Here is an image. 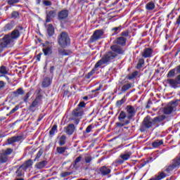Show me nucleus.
<instances>
[{
  "mask_svg": "<svg viewBox=\"0 0 180 180\" xmlns=\"http://www.w3.org/2000/svg\"><path fill=\"white\" fill-rule=\"evenodd\" d=\"M130 88H131V84L127 83L122 86L121 91L126 92V91H129V89H130Z\"/></svg>",
  "mask_w": 180,
  "mask_h": 180,
  "instance_id": "obj_37",
  "label": "nucleus"
},
{
  "mask_svg": "<svg viewBox=\"0 0 180 180\" xmlns=\"http://www.w3.org/2000/svg\"><path fill=\"white\" fill-rule=\"evenodd\" d=\"M94 125L93 124H90L89 125L86 129V133H91V131H92V129H94Z\"/></svg>",
  "mask_w": 180,
  "mask_h": 180,
  "instance_id": "obj_54",
  "label": "nucleus"
},
{
  "mask_svg": "<svg viewBox=\"0 0 180 180\" xmlns=\"http://www.w3.org/2000/svg\"><path fill=\"white\" fill-rule=\"evenodd\" d=\"M50 85H51V79L49 77H44L41 83L42 88H47Z\"/></svg>",
  "mask_w": 180,
  "mask_h": 180,
  "instance_id": "obj_18",
  "label": "nucleus"
},
{
  "mask_svg": "<svg viewBox=\"0 0 180 180\" xmlns=\"http://www.w3.org/2000/svg\"><path fill=\"white\" fill-rule=\"evenodd\" d=\"M112 32H115L113 34H117V33H120V30H122V29L120 28V27H116L112 29Z\"/></svg>",
  "mask_w": 180,
  "mask_h": 180,
  "instance_id": "obj_52",
  "label": "nucleus"
},
{
  "mask_svg": "<svg viewBox=\"0 0 180 180\" xmlns=\"http://www.w3.org/2000/svg\"><path fill=\"white\" fill-rule=\"evenodd\" d=\"M43 4L45 6H51L53 5V3H51V1H50L49 0H45L43 1Z\"/></svg>",
  "mask_w": 180,
  "mask_h": 180,
  "instance_id": "obj_55",
  "label": "nucleus"
},
{
  "mask_svg": "<svg viewBox=\"0 0 180 180\" xmlns=\"http://www.w3.org/2000/svg\"><path fill=\"white\" fill-rule=\"evenodd\" d=\"M172 164H173V165L176 168H178L179 167H180V157H176V158H174L172 160Z\"/></svg>",
  "mask_w": 180,
  "mask_h": 180,
  "instance_id": "obj_34",
  "label": "nucleus"
},
{
  "mask_svg": "<svg viewBox=\"0 0 180 180\" xmlns=\"http://www.w3.org/2000/svg\"><path fill=\"white\" fill-rule=\"evenodd\" d=\"M137 75H139V71H134L131 75H129L127 77V78H128V79H134V78H136V77H137Z\"/></svg>",
  "mask_w": 180,
  "mask_h": 180,
  "instance_id": "obj_42",
  "label": "nucleus"
},
{
  "mask_svg": "<svg viewBox=\"0 0 180 180\" xmlns=\"http://www.w3.org/2000/svg\"><path fill=\"white\" fill-rule=\"evenodd\" d=\"M126 102V97L124 96L121 100L117 101V106H118V108H120V106H122V105H123V103H124Z\"/></svg>",
  "mask_w": 180,
  "mask_h": 180,
  "instance_id": "obj_44",
  "label": "nucleus"
},
{
  "mask_svg": "<svg viewBox=\"0 0 180 180\" xmlns=\"http://www.w3.org/2000/svg\"><path fill=\"white\" fill-rule=\"evenodd\" d=\"M32 95V91H29L26 94V95L23 97V101L27 102V99L30 98V96Z\"/></svg>",
  "mask_w": 180,
  "mask_h": 180,
  "instance_id": "obj_51",
  "label": "nucleus"
},
{
  "mask_svg": "<svg viewBox=\"0 0 180 180\" xmlns=\"http://www.w3.org/2000/svg\"><path fill=\"white\" fill-rule=\"evenodd\" d=\"M8 161V156H6L3 152L0 153V162L4 163Z\"/></svg>",
  "mask_w": 180,
  "mask_h": 180,
  "instance_id": "obj_38",
  "label": "nucleus"
},
{
  "mask_svg": "<svg viewBox=\"0 0 180 180\" xmlns=\"http://www.w3.org/2000/svg\"><path fill=\"white\" fill-rule=\"evenodd\" d=\"M155 4H154V2L153 1H150L147 3L146 5V9L147 11H153V9H155Z\"/></svg>",
  "mask_w": 180,
  "mask_h": 180,
  "instance_id": "obj_30",
  "label": "nucleus"
},
{
  "mask_svg": "<svg viewBox=\"0 0 180 180\" xmlns=\"http://www.w3.org/2000/svg\"><path fill=\"white\" fill-rule=\"evenodd\" d=\"M91 161H92V156L89 155V156L85 157L86 164H89V162H91Z\"/></svg>",
  "mask_w": 180,
  "mask_h": 180,
  "instance_id": "obj_56",
  "label": "nucleus"
},
{
  "mask_svg": "<svg viewBox=\"0 0 180 180\" xmlns=\"http://www.w3.org/2000/svg\"><path fill=\"white\" fill-rule=\"evenodd\" d=\"M58 43L59 46L62 47V49H65V47H68L70 44H71V39H70V36L65 32H61L58 37Z\"/></svg>",
  "mask_w": 180,
  "mask_h": 180,
  "instance_id": "obj_4",
  "label": "nucleus"
},
{
  "mask_svg": "<svg viewBox=\"0 0 180 180\" xmlns=\"http://www.w3.org/2000/svg\"><path fill=\"white\" fill-rule=\"evenodd\" d=\"M47 165V161L43 160L36 164L35 167L37 169H41V168H44Z\"/></svg>",
  "mask_w": 180,
  "mask_h": 180,
  "instance_id": "obj_28",
  "label": "nucleus"
},
{
  "mask_svg": "<svg viewBox=\"0 0 180 180\" xmlns=\"http://www.w3.org/2000/svg\"><path fill=\"white\" fill-rule=\"evenodd\" d=\"M58 52L59 56H70L72 53L71 51L63 49L62 48H58Z\"/></svg>",
  "mask_w": 180,
  "mask_h": 180,
  "instance_id": "obj_23",
  "label": "nucleus"
},
{
  "mask_svg": "<svg viewBox=\"0 0 180 180\" xmlns=\"http://www.w3.org/2000/svg\"><path fill=\"white\" fill-rule=\"evenodd\" d=\"M101 88H102V86H100L98 87L97 89H94V90H92V91H91V93H92V94H95V92H98V91H101Z\"/></svg>",
  "mask_w": 180,
  "mask_h": 180,
  "instance_id": "obj_62",
  "label": "nucleus"
},
{
  "mask_svg": "<svg viewBox=\"0 0 180 180\" xmlns=\"http://www.w3.org/2000/svg\"><path fill=\"white\" fill-rule=\"evenodd\" d=\"M56 11H50L49 13H46V23H49V22H51V19L53 18H56Z\"/></svg>",
  "mask_w": 180,
  "mask_h": 180,
  "instance_id": "obj_20",
  "label": "nucleus"
},
{
  "mask_svg": "<svg viewBox=\"0 0 180 180\" xmlns=\"http://www.w3.org/2000/svg\"><path fill=\"white\" fill-rule=\"evenodd\" d=\"M112 62V56H109V55L107 56L105 53L101 59H100L94 65L95 70L98 71L103 64H108V63Z\"/></svg>",
  "mask_w": 180,
  "mask_h": 180,
  "instance_id": "obj_5",
  "label": "nucleus"
},
{
  "mask_svg": "<svg viewBox=\"0 0 180 180\" xmlns=\"http://www.w3.org/2000/svg\"><path fill=\"white\" fill-rule=\"evenodd\" d=\"M96 71H98V70H97L96 69H95V68H94L93 70H92L90 72H89V73L87 74L86 78H87L88 79H89V78H91V77H92V75H93L94 74H95V72H96Z\"/></svg>",
  "mask_w": 180,
  "mask_h": 180,
  "instance_id": "obj_49",
  "label": "nucleus"
},
{
  "mask_svg": "<svg viewBox=\"0 0 180 180\" xmlns=\"http://www.w3.org/2000/svg\"><path fill=\"white\" fill-rule=\"evenodd\" d=\"M160 122H161V117H156L153 120L151 117L147 116L142 122L139 130L141 133H144V131H147L148 129L153 127V123H160Z\"/></svg>",
  "mask_w": 180,
  "mask_h": 180,
  "instance_id": "obj_1",
  "label": "nucleus"
},
{
  "mask_svg": "<svg viewBox=\"0 0 180 180\" xmlns=\"http://www.w3.org/2000/svg\"><path fill=\"white\" fill-rule=\"evenodd\" d=\"M121 36H123L124 37H129V32H127V31L122 32L121 33Z\"/></svg>",
  "mask_w": 180,
  "mask_h": 180,
  "instance_id": "obj_61",
  "label": "nucleus"
},
{
  "mask_svg": "<svg viewBox=\"0 0 180 180\" xmlns=\"http://www.w3.org/2000/svg\"><path fill=\"white\" fill-rule=\"evenodd\" d=\"M14 26H15L14 23L12 21L8 22V23H7L4 26V32H9V30H12V29H13Z\"/></svg>",
  "mask_w": 180,
  "mask_h": 180,
  "instance_id": "obj_27",
  "label": "nucleus"
},
{
  "mask_svg": "<svg viewBox=\"0 0 180 180\" xmlns=\"http://www.w3.org/2000/svg\"><path fill=\"white\" fill-rule=\"evenodd\" d=\"M66 150H67V147L65 146H58L56 148V153L58 154L64 155Z\"/></svg>",
  "mask_w": 180,
  "mask_h": 180,
  "instance_id": "obj_31",
  "label": "nucleus"
},
{
  "mask_svg": "<svg viewBox=\"0 0 180 180\" xmlns=\"http://www.w3.org/2000/svg\"><path fill=\"white\" fill-rule=\"evenodd\" d=\"M172 77H175V69L169 70L167 74L168 78H172Z\"/></svg>",
  "mask_w": 180,
  "mask_h": 180,
  "instance_id": "obj_48",
  "label": "nucleus"
},
{
  "mask_svg": "<svg viewBox=\"0 0 180 180\" xmlns=\"http://www.w3.org/2000/svg\"><path fill=\"white\" fill-rule=\"evenodd\" d=\"M20 37V32L18 29H15L11 33L6 34L3 38L10 46H13L15 41Z\"/></svg>",
  "mask_w": 180,
  "mask_h": 180,
  "instance_id": "obj_2",
  "label": "nucleus"
},
{
  "mask_svg": "<svg viewBox=\"0 0 180 180\" xmlns=\"http://www.w3.org/2000/svg\"><path fill=\"white\" fill-rule=\"evenodd\" d=\"M176 168L173 164H170L169 166H166L164 169L163 171L168 175V174H171L174 169Z\"/></svg>",
  "mask_w": 180,
  "mask_h": 180,
  "instance_id": "obj_21",
  "label": "nucleus"
},
{
  "mask_svg": "<svg viewBox=\"0 0 180 180\" xmlns=\"http://www.w3.org/2000/svg\"><path fill=\"white\" fill-rule=\"evenodd\" d=\"M71 174H72V172H63L61 173L60 176L62 178H65V176H70V175H71Z\"/></svg>",
  "mask_w": 180,
  "mask_h": 180,
  "instance_id": "obj_50",
  "label": "nucleus"
},
{
  "mask_svg": "<svg viewBox=\"0 0 180 180\" xmlns=\"http://www.w3.org/2000/svg\"><path fill=\"white\" fill-rule=\"evenodd\" d=\"M175 105V103L171 102L164 108V113L165 115H171L172 112H174V106Z\"/></svg>",
  "mask_w": 180,
  "mask_h": 180,
  "instance_id": "obj_13",
  "label": "nucleus"
},
{
  "mask_svg": "<svg viewBox=\"0 0 180 180\" xmlns=\"http://www.w3.org/2000/svg\"><path fill=\"white\" fill-rule=\"evenodd\" d=\"M111 171L112 170H110V168H109V167L102 166L98 169V174H101V175H103V176H105L106 175H109Z\"/></svg>",
  "mask_w": 180,
  "mask_h": 180,
  "instance_id": "obj_12",
  "label": "nucleus"
},
{
  "mask_svg": "<svg viewBox=\"0 0 180 180\" xmlns=\"http://www.w3.org/2000/svg\"><path fill=\"white\" fill-rule=\"evenodd\" d=\"M72 116L75 117H81L84 115V108H78L77 107L73 110L72 112Z\"/></svg>",
  "mask_w": 180,
  "mask_h": 180,
  "instance_id": "obj_15",
  "label": "nucleus"
},
{
  "mask_svg": "<svg viewBox=\"0 0 180 180\" xmlns=\"http://www.w3.org/2000/svg\"><path fill=\"white\" fill-rule=\"evenodd\" d=\"M111 51H108L105 54L107 56H109L110 57L111 56V61H113L119 55L124 54V49H123V47L119 46V45H112L110 47Z\"/></svg>",
  "mask_w": 180,
  "mask_h": 180,
  "instance_id": "obj_3",
  "label": "nucleus"
},
{
  "mask_svg": "<svg viewBox=\"0 0 180 180\" xmlns=\"http://www.w3.org/2000/svg\"><path fill=\"white\" fill-rule=\"evenodd\" d=\"M20 2V0H7L8 5H11L13 6L15 4H19Z\"/></svg>",
  "mask_w": 180,
  "mask_h": 180,
  "instance_id": "obj_47",
  "label": "nucleus"
},
{
  "mask_svg": "<svg viewBox=\"0 0 180 180\" xmlns=\"http://www.w3.org/2000/svg\"><path fill=\"white\" fill-rule=\"evenodd\" d=\"M58 129H57V124H54L51 129L49 131V134L50 136H54V134H56V133H57Z\"/></svg>",
  "mask_w": 180,
  "mask_h": 180,
  "instance_id": "obj_40",
  "label": "nucleus"
},
{
  "mask_svg": "<svg viewBox=\"0 0 180 180\" xmlns=\"http://www.w3.org/2000/svg\"><path fill=\"white\" fill-rule=\"evenodd\" d=\"M105 34L103 30H96L94 31L93 35L90 38L91 43H95V41H98L100 39H102V36Z\"/></svg>",
  "mask_w": 180,
  "mask_h": 180,
  "instance_id": "obj_7",
  "label": "nucleus"
},
{
  "mask_svg": "<svg viewBox=\"0 0 180 180\" xmlns=\"http://www.w3.org/2000/svg\"><path fill=\"white\" fill-rule=\"evenodd\" d=\"M11 16H12V18H13L14 19H16V18H18V17H19V13H18V11H13V12L11 13Z\"/></svg>",
  "mask_w": 180,
  "mask_h": 180,
  "instance_id": "obj_59",
  "label": "nucleus"
},
{
  "mask_svg": "<svg viewBox=\"0 0 180 180\" xmlns=\"http://www.w3.org/2000/svg\"><path fill=\"white\" fill-rule=\"evenodd\" d=\"M126 41H127V39H126L124 37H120L117 38L116 40L117 44H119L120 46H126Z\"/></svg>",
  "mask_w": 180,
  "mask_h": 180,
  "instance_id": "obj_22",
  "label": "nucleus"
},
{
  "mask_svg": "<svg viewBox=\"0 0 180 180\" xmlns=\"http://www.w3.org/2000/svg\"><path fill=\"white\" fill-rule=\"evenodd\" d=\"M85 106H86V104H85V103L84 102V101H82V102H80L79 104H78V105H77V108H79V109H82V108H85Z\"/></svg>",
  "mask_w": 180,
  "mask_h": 180,
  "instance_id": "obj_58",
  "label": "nucleus"
},
{
  "mask_svg": "<svg viewBox=\"0 0 180 180\" xmlns=\"http://www.w3.org/2000/svg\"><path fill=\"white\" fill-rule=\"evenodd\" d=\"M126 117L127 119V114H126L124 111H121L118 116V120H120V122H126Z\"/></svg>",
  "mask_w": 180,
  "mask_h": 180,
  "instance_id": "obj_26",
  "label": "nucleus"
},
{
  "mask_svg": "<svg viewBox=\"0 0 180 180\" xmlns=\"http://www.w3.org/2000/svg\"><path fill=\"white\" fill-rule=\"evenodd\" d=\"M162 144H164V141H162V140H155L152 143V146L154 148H157V147H160V146H162Z\"/></svg>",
  "mask_w": 180,
  "mask_h": 180,
  "instance_id": "obj_36",
  "label": "nucleus"
},
{
  "mask_svg": "<svg viewBox=\"0 0 180 180\" xmlns=\"http://www.w3.org/2000/svg\"><path fill=\"white\" fill-rule=\"evenodd\" d=\"M14 95H18V96L20 95H23L25 94V91L22 88H18L16 91L13 92Z\"/></svg>",
  "mask_w": 180,
  "mask_h": 180,
  "instance_id": "obj_41",
  "label": "nucleus"
},
{
  "mask_svg": "<svg viewBox=\"0 0 180 180\" xmlns=\"http://www.w3.org/2000/svg\"><path fill=\"white\" fill-rule=\"evenodd\" d=\"M2 153H4L8 157V155H11V154H12V153H13V149L7 148L6 150H3Z\"/></svg>",
  "mask_w": 180,
  "mask_h": 180,
  "instance_id": "obj_46",
  "label": "nucleus"
},
{
  "mask_svg": "<svg viewBox=\"0 0 180 180\" xmlns=\"http://www.w3.org/2000/svg\"><path fill=\"white\" fill-rule=\"evenodd\" d=\"M32 165H33V161H32V160H28L24 164H22L21 167L26 170L27 168L32 167Z\"/></svg>",
  "mask_w": 180,
  "mask_h": 180,
  "instance_id": "obj_32",
  "label": "nucleus"
},
{
  "mask_svg": "<svg viewBox=\"0 0 180 180\" xmlns=\"http://www.w3.org/2000/svg\"><path fill=\"white\" fill-rule=\"evenodd\" d=\"M124 162V160L122 158H118L115 160V164H117V165H122V164H123Z\"/></svg>",
  "mask_w": 180,
  "mask_h": 180,
  "instance_id": "obj_53",
  "label": "nucleus"
},
{
  "mask_svg": "<svg viewBox=\"0 0 180 180\" xmlns=\"http://www.w3.org/2000/svg\"><path fill=\"white\" fill-rule=\"evenodd\" d=\"M5 86V83L4 82V81H0V89H4Z\"/></svg>",
  "mask_w": 180,
  "mask_h": 180,
  "instance_id": "obj_63",
  "label": "nucleus"
},
{
  "mask_svg": "<svg viewBox=\"0 0 180 180\" xmlns=\"http://www.w3.org/2000/svg\"><path fill=\"white\" fill-rule=\"evenodd\" d=\"M47 32L49 36H53V34H54V27H53V25H48Z\"/></svg>",
  "mask_w": 180,
  "mask_h": 180,
  "instance_id": "obj_35",
  "label": "nucleus"
},
{
  "mask_svg": "<svg viewBox=\"0 0 180 180\" xmlns=\"http://www.w3.org/2000/svg\"><path fill=\"white\" fill-rule=\"evenodd\" d=\"M8 46H9V44L4 39V38L0 39V53H2V51H4V49H5V47H7Z\"/></svg>",
  "mask_w": 180,
  "mask_h": 180,
  "instance_id": "obj_24",
  "label": "nucleus"
},
{
  "mask_svg": "<svg viewBox=\"0 0 180 180\" xmlns=\"http://www.w3.org/2000/svg\"><path fill=\"white\" fill-rule=\"evenodd\" d=\"M81 161H82V156L81 155H79L75 160L74 162L72 164L75 169H78L79 168H81V165H82Z\"/></svg>",
  "mask_w": 180,
  "mask_h": 180,
  "instance_id": "obj_14",
  "label": "nucleus"
},
{
  "mask_svg": "<svg viewBox=\"0 0 180 180\" xmlns=\"http://www.w3.org/2000/svg\"><path fill=\"white\" fill-rule=\"evenodd\" d=\"M67 141V136L65 135H62L58 138L59 146H64Z\"/></svg>",
  "mask_w": 180,
  "mask_h": 180,
  "instance_id": "obj_29",
  "label": "nucleus"
},
{
  "mask_svg": "<svg viewBox=\"0 0 180 180\" xmlns=\"http://www.w3.org/2000/svg\"><path fill=\"white\" fill-rule=\"evenodd\" d=\"M23 139L22 136H13L7 140L8 144H13V143H16L18 141H20Z\"/></svg>",
  "mask_w": 180,
  "mask_h": 180,
  "instance_id": "obj_17",
  "label": "nucleus"
},
{
  "mask_svg": "<svg viewBox=\"0 0 180 180\" xmlns=\"http://www.w3.org/2000/svg\"><path fill=\"white\" fill-rule=\"evenodd\" d=\"M166 82L167 85L174 89L180 88V75H177L175 79H167Z\"/></svg>",
  "mask_w": 180,
  "mask_h": 180,
  "instance_id": "obj_6",
  "label": "nucleus"
},
{
  "mask_svg": "<svg viewBox=\"0 0 180 180\" xmlns=\"http://www.w3.org/2000/svg\"><path fill=\"white\" fill-rule=\"evenodd\" d=\"M43 155V151L39 150L37 154V156L35 158V160H39V158H40V157H41V155Z\"/></svg>",
  "mask_w": 180,
  "mask_h": 180,
  "instance_id": "obj_60",
  "label": "nucleus"
},
{
  "mask_svg": "<svg viewBox=\"0 0 180 180\" xmlns=\"http://www.w3.org/2000/svg\"><path fill=\"white\" fill-rule=\"evenodd\" d=\"M0 74H2L3 75H6V74H8L6 67H5L4 65L0 67Z\"/></svg>",
  "mask_w": 180,
  "mask_h": 180,
  "instance_id": "obj_45",
  "label": "nucleus"
},
{
  "mask_svg": "<svg viewBox=\"0 0 180 180\" xmlns=\"http://www.w3.org/2000/svg\"><path fill=\"white\" fill-rule=\"evenodd\" d=\"M42 51L44 56H51V54H53V45L50 42L46 41L43 44Z\"/></svg>",
  "mask_w": 180,
  "mask_h": 180,
  "instance_id": "obj_9",
  "label": "nucleus"
},
{
  "mask_svg": "<svg viewBox=\"0 0 180 180\" xmlns=\"http://www.w3.org/2000/svg\"><path fill=\"white\" fill-rule=\"evenodd\" d=\"M130 123V120H126L122 122H116L117 127H123V126H126V124H129Z\"/></svg>",
  "mask_w": 180,
  "mask_h": 180,
  "instance_id": "obj_39",
  "label": "nucleus"
},
{
  "mask_svg": "<svg viewBox=\"0 0 180 180\" xmlns=\"http://www.w3.org/2000/svg\"><path fill=\"white\" fill-rule=\"evenodd\" d=\"M68 17V11L63 10L58 13V18L60 20L65 19Z\"/></svg>",
  "mask_w": 180,
  "mask_h": 180,
  "instance_id": "obj_25",
  "label": "nucleus"
},
{
  "mask_svg": "<svg viewBox=\"0 0 180 180\" xmlns=\"http://www.w3.org/2000/svg\"><path fill=\"white\" fill-rule=\"evenodd\" d=\"M153 53H154L153 49L146 48L142 52L141 56L143 57V58H150V57H153Z\"/></svg>",
  "mask_w": 180,
  "mask_h": 180,
  "instance_id": "obj_11",
  "label": "nucleus"
},
{
  "mask_svg": "<svg viewBox=\"0 0 180 180\" xmlns=\"http://www.w3.org/2000/svg\"><path fill=\"white\" fill-rule=\"evenodd\" d=\"M130 157H131V151L129 150H126L120 155V158H122L124 161H127Z\"/></svg>",
  "mask_w": 180,
  "mask_h": 180,
  "instance_id": "obj_19",
  "label": "nucleus"
},
{
  "mask_svg": "<svg viewBox=\"0 0 180 180\" xmlns=\"http://www.w3.org/2000/svg\"><path fill=\"white\" fill-rule=\"evenodd\" d=\"M40 98L37 97L34 101L32 103V104L30 105V110L31 112H34L36 110V108L39 105V103H40Z\"/></svg>",
  "mask_w": 180,
  "mask_h": 180,
  "instance_id": "obj_16",
  "label": "nucleus"
},
{
  "mask_svg": "<svg viewBox=\"0 0 180 180\" xmlns=\"http://www.w3.org/2000/svg\"><path fill=\"white\" fill-rule=\"evenodd\" d=\"M143 65H144V59L143 58H141L138 61V63H137V65H136V68H138V70H140V68H141Z\"/></svg>",
  "mask_w": 180,
  "mask_h": 180,
  "instance_id": "obj_43",
  "label": "nucleus"
},
{
  "mask_svg": "<svg viewBox=\"0 0 180 180\" xmlns=\"http://www.w3.org/2000/svg\"><path fill=\"white\" fill-rule=\"evenodd\" d=\"M176 25H178V26H179V25H180V15H179L178 18L176 19Z\"/></svg>",
  "mask_w": 180,
  "mask_h": 180,
  "instance_id": "obj_64",
  "label": "nucleus"
},
{
  "mask_svg": "<svg viewBox=\"0 0 180 180\" xmlns=\"http://www.w3.org/2000/svg\"><path fill=\"white\" fill-rule=\"evenodd\" d=\"M19 110V105H16L14 108H13L10 112H9V115H12L13 113H15V112Z\"/></svg>",
  "mask_w": 180,
  "mask_h": 180,
  "instance_id": "obj_57",
  "label": "nucleus"
},
{
  "mask_svg": "<svg viewBox=\"0 0 180 180\" xmlns=\"http://www.w3.org/2000/svg\"><path fill=\"white\" fill-rule=\"evenodd\" d=\"M63 131H65L68 136H72L74 131H75V125H74V124H68V126L64 127Z\"/></svg>",
  "mask_w": 180,
  "mask_h": 180,
  "instance_id": "obj_10",
  "label": "nucleus"
},
{
  "mask_svg": "<svg viewBox=\"0 0 180 180\" xmlns=\"http://www.w3.org/2000/svg\"><path fill=\"white\" fill-rule=\"evenodd\" d=\"M25 169H24L22 167V166H20L18 169L17 171L15 172V174H16V176H22V175H23V174H25Z\"/></svg>",
  "mask_w": 180,
  "mask_h": 180,
  "instance_id": "obj_33",
  "label": "nucleus"
},
{
  "mask_svg": "<svg viewBox=\"0 0 180 180\" xmlns=\"http://www.w3.org/2000/svg\"><path fill=\"white\" fill-rule=\"evenodd\" d=\"M125 110L127 112L128 120H131V119L136 116V112H137V110L136 108L133 107V105H127Z\"/></svg>",
  "mask_w": 180,
  "mask_h": 180,
  "instance_id": "obj_8",
  "label": "nucleus"
}]
</instances>
